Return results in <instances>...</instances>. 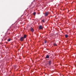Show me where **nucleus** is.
<instances>
[{
    "mask_svg": "<svg viewBox=\"0 0 76 76\" xmlns=\"http://www.w3.org/2000/svg\"><path fill=\"white\" fill-rule=\"evenodd\" d=\"M44 42L45 44L47 42V41L46 40H45Z\"/></svg>",
    "mask_w": 76,
    "mask_h": 76,
    "instance_id": "12",
    "label": "nucleus"
},
{
    "mask_svg": "<svg viewBox=\"0 0 76 76\" xmlns=\"http://www.w3.org/2000/svg\"><path fill=\"white\" fill-rule=\"evenodd\" d=\"M49 65H50L51 64V60H50L49 61Z\"/></svg>",
    "mask_w": 76,
    "mask_h": 76,
    "instance_id": "6",
    "label": "nucleus"
},
{
    "mask_svg": "<svg viewBox=\"0 0 76 76\" xmlns=\"http://www.w3.org/2000/svg\"><path fill=\"white\" fill-rule=\"evenodd\" d=\"M42 21L43 22H44V20H42Z\"/></svg>",
    "mask_w": 76,
    "mask_h": 76,
    "instance_id": "13",
    "label": "nucleus"
},
{
    "mask_svg": "<svg viewBox=\"0 0 76 76\" xmlns=\"http://www.w3.org/2000/svg\"><path fill=\"white\" fill-rule=\"evenodd\" d=\"M33 15L34 16H35V15H36V12H34L33 13Z\"/></svg>",
    "mask_w": 76,
    "mask_h": 76,
    "instance_id": "10",
    "label": "nucleus"
},
{
    "mask_svg": "<svg viewBox=\"0 0 76 76\" xmlns=\"http://www.w3.org/2000/svg\"><path fill=\"white\" fill-rule=\"evenodd\" d=\"M24 39L23 37H22L20 38V41H23Z\"/></svg>",
    "mask_w": 76,
    "mask_h": 76,
    "instance_id": "1",
    "label": "nucleus"
},
{
    "mask_svg": "<svg viewBox=\"0 0 76 76\" xmlns=\"http://www.w3.org/2000/svg\"><path fill=\"white\" fill-rule=\"evenodd\" d=\"M48 15V12H46L45 14V16H47Z\"/></svg>",
    "mask_w": 76,
    "mask_h": 76,
    "instance_id": "2",
    "label": "nucleus"
},
{
    "mask_svg": "<svg viewBox=\"0 0 76 76\" xmlns=\"http://www.w3.org/2000/svg\"><path fill=\"white\" fill-rule=\"evenodd\" d=\"M50 57V56L48 55H47L46 56V58H49Z\"/></svg>",
    "mask_w": 76,
    "mask_h": 76,
    "instance_id": "4",
    "label": "nucleus"
},
{
    "mask_svg": "<svg viewBox=\"0 0 76 76\" xmlns=\"http://www.w3.org/2000/svg\"><path fill=\"white\" fill-rule=\"evenodd\" d=\"M53 45L54 46H57V44L56 43H53Z\"/></svg>",
    "mask_w": 76,
    "mask_h": 76,
    "instance_id": "7",
    "label": "nucleus"
},
{
    "mask_svg": "<svg viewBox=\"0 0 76 76\" xmlns=\"http://www.w3.org/2000/svg\"><path fill=\"white\" fill-rule=\"evenodd\" d=\"M43 28V27L42 26H40L39 27V29H42Z\"/></svg>",
    "mask_w": 76,
    "mask_h": 76,
    "instance_id": "3",
    "label": "nucleus"
},
{
    "mask_svg": "<svg viewBox=\"0 0 76 76\" xmlns=\"http://www.w3.org/2000/svg\"><path fill=\"white\" fill-rule=\"evenodd\" d=\"M11 40V39H8V41H10Z\"/></svg>",
    "mask_w": 76,
    "mask_h": 76,
    "instance_id": "11",
    "label": "nucleus"
},
{
    "mask_svg": "<svg viewBox=\"0 0 76 76\" xmlns=\"http://www.w3.org/2000/svg\"><path fill=\"white\" fill-rule=\"evenodd\" d=\"M31 31L32 32H34V29L32 28H31Z\"/></svg>",
    "mask_w": 76,
    "mask_h": 76,
    "instance_id": "5",
    "label": "nucleus"
},
{
    "mask_svg": "<svg viewBox=\"0 0 76 76\" xmlns=\"http://www.w3.org/2000/svg\"><path fill=\"white\" fill-rule=\"evenodd\" d=\"M26 35H24V38H26Z\"/></svg>",
    "mask_w": 76,
    "mask_h": 76,
    "instance_id": "8",
    "label": "nucleus"
},
{
    "mask_svg": "<svg viewBox=\"0 0 76 76\" xmlns=\"http://www.w3.org/2000/svg\"><path fill=\"white\" fill-rule=\"evenodd\" d=\"M65 37L66 38H67V37H68V35H67V34H66L65 35Z\"/></svg>",
    "mask_w": 76,
    "mask_h": 76,
    "instance_id": "9",
    "label": "nucleus"
}]
</instances>
